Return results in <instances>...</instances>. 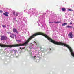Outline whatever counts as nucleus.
<instances>
[{"label":"nucleus","mask_w":74,"mask_h":74,"mask_svg":"<svg viewBox=\"0 0 74 74\" xmlns=\"http://www.w3.org/2000/svg\"><path fill=\"white\" fill-rule=\"evenodd\" d=\"M29 53L30 55L31 56V57L34 59H36V56L34 55V51H32L31 50H30L29 51Z\"/></svg>","instance_id":"obj_1"},{"label":"nucleus","mask_w":74,"mask_h":74,"mask_svg":"<svg viewBox=\"0 0 74 74\" xmlns=\"http://www.w3.org/2000/svg\"><path fill=\"white\" fill-rule=\"evenodd\" d=\"M68 37L70 38H73V34L71 32L68 34Z\"/></svg>","instance_id":"obj_2"},{"label":"nucleus","mask_w":74,"mask_h":74,"mask_svg":"<svg viewBox=\"0 0 74 74\" xmlns=\"http://www.w3.org/2000/svg\"><path fill=\"white\" fill-rule=\"evenodd\" d=\"M7 39V37L5 36H1V40H6V39Z\"/></svg>","instance_id":"obj_3"},{"label":"nucleus","mask_w":74,"mask_h":74,"mask_svg":"<svg viewBox=\"0 0 74 74\" xmlns=\"http://www.w3.org/2000/svg\"><path fill=\"white\" fill-rule=\"evenodd\" d=\"M10 37H11V38H12L13 39H14V37H15V38H16V35H14L13 33H10Z\"/></svg>","instance_id":"obj_4"},{"label":"nucleus","mask_w":74,"mask_h":74,"mask_svg":"<svg viewBox=\"0 0 74 74\" xmlns=\"http://www.w3.org/2000/svg\"><path fill=\"white\" fill-rule=\"evenodd\" d=\"M37 13V11L36 10L34 9V10L32 11V15H36V14Z\"/></svg>","instance_id":"obj_5"},{"label":"nucleus","mask_w":74,"mask_h":74,"mask_svg":"<svg viewBox=\"0 0 74 74\" xmlns=\"http://www.w3.org/2000/svg\"><path fill=\"white\" fill-rule=\"evenodd\" d=\"M42 20H44V18L41 16H40L39 18V21L40 22L42 21Z\"/></svg>","instance_id":"obj_6"},{"label":"nucleus","mask_w":74,"mask_h":74,"mask_svg":"<svg viewBox=\"0 0 74 74\" xmlns=\"http://www.w3.org/2000/svg\"><path fill=\"white\" fill-rule=\"evenodd\" d=\"M13 32L14 33H16L17 34H19V32L18 31V30L15 28H13Z\"/></svg>","instance_id":"obj_7"},{"label":"nucleus","mask_w":74,"mask_h":74,"mask_svg":"<svg viewBox=\"0 0 74 74\" xmlns=\"http://www.w3.org/2000/svg\"><path fill=\"white\" fill-rule=\"evenodd\" d=\"M5 13H3V15H5L6 16H8V14H8V13L7 12H5Z\"/></svg>","instance_id":"obj_8"},{"label":"nucleus","mask_w":74,"mask_h":74,"mask_svg":"<svg viewBox=\"0 0 74 74\" xmlns=\"http://www.w3.org/2000/svg\"><path fill=\"white\" fill-rule=\"evenodd\" d=\"M14 51V53H16L17 52V50H15V49H13L12 50V51Z\"/></svg>","instance_id":"obj_9"},{"label":"nucleus","mask_w":74,"mask_h":74,"mask_svg":"<svg viewBox=\"0 0 74 74\" xmlns=\"http://www.w3.org/2000/svg\"><path fill=\"white\" fill-rule=\"evenodd\" d=\"M61 9L62 11H65L66 10V8H61Z\"/></svg>","instance_id":"obj_10"},{"label":"nucleus","mask_w":74,"mask_h":74,"mask_svg":"<svg viewBox=\"0 0 74 74\" xmlns=\"http://www.w3.org/2000/svg\"><path fill=\"white\" fill-rule=\"evenodd\" d=\"M66 27H68V28H73V27L72 26H67Z\"/></svg>","instance_id":"obj_11"},{"label":"nucleus","mask_w":74,"mask_h":74,"mask_svg":"<svg viewBox=\"0 0 74 74\" xmlns=\"http://www.w3.org/2000/svg\"><path fill=\"white\" fill-rule=\"evenodd\" d=\"M34 45L31 44V45H30V48L31 49L32 48H33V47H32V46H34Z\"/></svg>","instance_id":"obj_12"},{"label":"nucleus","mask_w":74,"mask_h":74,"mask_svg":"<svg viewBox=\"0 0 74 74\" xmlns=\"http://www.w3.org/2000/svg\"><path fill=\"white\" fill-rule=\"evenodd\" d=\"M67 25V23H64L62 25V26H66V25Z\"/></svg>","instance_id":"obj_13"},{"label":"nucleus","mask_w":74,"mask_h":74,"mask_svg":"<svg viewBox=\"0 0 74 74\" xmlns=\"http://www.w3.org/2000/svg\"><path fill=\"white\" fill-rule=\"evenodd\" d=\"M16 41L18 43H19V42H21V40H16Z\"/></svg>","instance_id":"obj_14"},{"label":"nucleus","mask_w":74,"mask_h":74,"mask_svg":"<svg viewBox=\"0 0 74 74\" xmlns=\"http://www.w3.org/2000/svg\"><path fill=\"white\" fill-rule=\"evenodd\" d=\"M54 23H60V21L56 22H54Z\"/></svg>","instance_id":"obj_15"},{"label":"nucleus","mask_w":74,"mask_h":74,"mask_svg":"<svg viewBox=\"0 0 74 74\" xmlns=\"http://www.w3.org/2000/svg\"><path fill=\"white\" fill-rule=\"evenodd\" d=\"M24 48H25V47H23L20 48V49H24Z\"/></svg>","instance_id":"obj_16"},{"label":"nucleus","mask_w":74,"mask_h":74,"mask_svg":"<svg viewBox=\"0 0 74 74\" xmlns=\"http://www.w3.org/2000/svg\"><path fill=\"white\" fill-rule=\"evenodd\" d=\"M2 26L3 27H4V28H5V27H6V26L4 25H3Z\"/></svg>","instance_id":"obj_17"},{"label":"nucleus","mask_w":74,"mask_h":74,"mask_svg":"<svg viewBox=\"0 0 74 74\" xmlns=\"http://www.w3.org/2000/svg\"><path fill=\"white\" fill-rule=\"evenodd\" d=\"M68 11H73V10H72L71 9H68Z\"/></svg>","instance_id":"obj_18"},{"label":"nucleus","mask_w":74,"mask_h":74,"mask_svg":"<svg viewBox=\"0 0 74 74\" xmlns=\"http://www.w3.org/2000/svg\"><path fill=\"white\" fill-rule=\"evenodd\" d=\"M53 23V22H49V23Z\"/></svg>","instance_id":"obj_19"},{"label":"nucleus","mask_w":74,"mask_h":74,"mask_svg":"<svg viewBox=\"0 0 74 74\" xmlns=\"http://www.w3.org/2000/svg\"><path fill=\"white\" fill-rule=\"evenodd\" d=\"M18 13H16V16H18Z\"/></svg>","instance_id":"obj_20"},{"label":"nucleus","mask_w":74,"mask_h":74,"mask_svg":"<svg viewBox=\"0 0 74 74\" xmlns=\"http://www.w3.org/2000/svg\"><path fill=\"white\" fill-rule=\"evenodd\" d=\"M34 44H37V43L35 42H34Z\"/></svg>","instance_id":"obj_21"},{"label":"nucleus","mask_w":74,"mask_h":74,"mask_svg":"<svg viewBox=\"0 0 74 74\" xmlns=\"http://www.w3.org/2000/svg\"><path fill=\"white\" fill-rule=\"evenodd\" d=\"M0 13L1 12V13H2V12H3V11H2L1 10H0Z\"/></svg>","instance_id":"obj_22"},{"label":"nucleus","mask_w":74,"mask_h":74,"mask_svg":"<svg viewBox=\"0 0 74 74\" xmlns=\"http://www.w3.org/2000/svg\"><path fill=\"white\" fill-rule=\"evenodd\" d=\"M13 14L14 15H15V12H14Z\"/></svg>","instance_id":"obj_23"},{"label":"nucleus","mask_w":74,"mask_h":74,"mask_svg":"<svg viewBox=\"0 0 74 74\" xmlns=\"http://www.w3.org/2000/svg\"><path fill=\"white\" fill-rule=\"evenodd\" d=\"M42 25L43 27H44V25H42Z\"/></svg>","instance_id":"obj_24"},{"label":"nucleus","mask_w":74,"mask_h":74,"mask_svg":"<svg viewBox=\"0 0 74 74\" xmlns=\"http://www.w3.org/2000/svg\"><path fill=\"white\" fill-rule=\"evenodd\" d=\"M7 48H6L5 49H4V50H6V49H7Z\"/></svg>","instance_id":"obj_25"},{"label":"nucleus","mask_w":74,"mask_h":74,"mask_svg":"<svg viewBox=\"0 0 74 74\" xmlns=\"http://www.w3.org/2000/svg\"><path fill=\"white\" fill-rule=\"evenodd\" d=\"M38 26H40V24L39 23L38 24Z\"/></svg>","instance_id":"obj_26"},{"label":"nucleus","mask_w":74,"mask_h":74,"mask_svg":"<svg viewBox=\"0 0 74 74\" xmlns=\"http://www.w3.org/2000/svg\"><path fill=\"white\" fill-rule=\"evenodd\" d=\"M51 50V49H49V50H50H50Z\"/></svg>","instance_id":"obj_27"},{"label":"nucleus","mask_w":74,"mask_h":74,"mask_svg":"<svg viewBox=\"0 0 74 74\" xmlns=\"http://www.w3.org/2000/svg\"><path fill=\"white\" fill-rule=\"evenodd\" d=\"M70 23V24H72V23Z\"/></svg>","instance_id":"obj_28"},{"label":"nucleus","mask_w":74,"mask_h":74,"mask_svg":"<svg viewBox=\"0 0 74 74\" xmlns=\"http://www.w3.org/2000/svg\"><path fill=\"white\" fill-rule=\"evenodd\" d=\"M29 32H28V34H29Z\"/></svg>","instance_id":"obj_29"},{"label":"nucleus","mask_w":74,"mask_h":74,"mask_svg":"<svg viewBox=\"0 0 74 74\" xmlns=\"http://www.w3.org/2000/svg\"><path fill=\"white\" fill-rule=\"evenodd\" d=\"M24 12H25V10H24Z\"/></svg>","instance_id":"obj_30"},{"label":"nucleus","mask_w":74,"mask_h":74,"mask_svg":"<svg viewBox=\"0 0 74 74\" xmlns=\"http://www.w3.org/2000/svg\"><path fill=\"white\" fill-rule=\"evenodd\" d=\"M8 33H10V32H8Z\"/></svg>","instance_id":"obj_31"}]
</instances>
